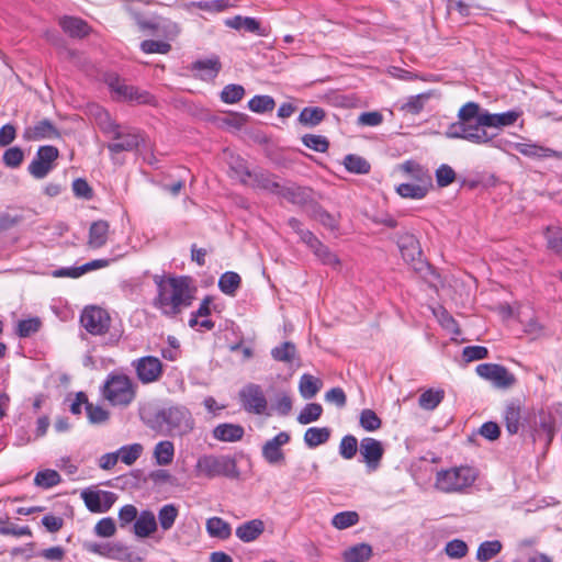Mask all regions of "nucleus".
<instances>
[{
	"label": "nucleus",
	"mask_w": 562,
	"mask_h": 562,
	"mask_svg": "<svg viewBox=\"0 0 562 562\" xmlns=\"http://www.w3.org/2000/svg\"><path fill=\"white\" fill-rule=\"evenodd\" d=\"M195 288L188 277H169L157 281L154 306L165 316L173 317L191 306Z\"/></svg>",
	"instance_id": "nucleus-1"
},
{
	"label": "nucleus",
	"mask_w": 562,
	"mask_h": 562,
	"mask_svg": "<svg viewBox=\"0 0 562 562\" xmlns=\"http://www.w3.org/2000/svg\"><path fill=\"white\" fill-rule=\"evenodd\" d=\"M143 422L153 430L171 437H183L195 428L191 411L182 404L162 407L154 414L142 413Z\"/></svg>",
	"instance_id": "nucleus-2"
},
{
	"label": "nucleus",
	"mask_w": 562,
	"mask_h": 562,
	"mask_svg": "<svg viewBox=\"0 0 562 562\" xmlns=\"http://www.w3.org/2000/svg\"><path fill=\"white\" fill-rule=\"evenodd\" d=\"M477 475L472 467H453L437 473L435 486L442 493H464L473 485Z\"/></svg>",
	"instance_id": "nucleus-3"
},
{
	"label": "nucleus",
	"mask_w": 562,
	"mask_h": 562,
	"mask_svg": "<svg viewBox=\"0 0 562 562\" xmlns=\"http://www.w3.org/2000/svg\"><path fill=\"white\" fill-rule=\"evenodd\" d=\"M135 385L125 374H111L103 387V397L113 406H128L135 398Z\"/></svg>",
	"instance_id": "nucleus-4"
},
{
	"label": "nucleus",
	"mask_w": 562,
	"mask_h": 562,
	"mask_svg": "<svg viewBox=\"0 0 562 562\" xmlns=\"http://www.w3.org/2000/svg\"><path fill=\"white\" fill-rule=\"evenodd\" d=\"M195 471L196 475L209 479L216 476L237 479L239 476L236 461L229 456L204 454L198 459Z\"/></svg>",
	"instance_id": "nucleus-5"
},
{
	"label": "nucleus",
	"mask_w": 562,
	"mask_h": 562,
	"mask_svg": "<svg viewBox=\"0 0 562 562\" xmlns=\"http://www.w3.org/2000/svg\"><path fill=\"white\" fill-rule=\"evenodd\" d=\"M448 138H462L474 144H486L494 135L486 131L482 123V116L476 121H457L450 124L446 131Z\"/></svg>",
	"instance_id": "nucleus-6"
},
{
	"label": "nucleus",
	"mask_w": 562,
	"mask_h": 562,
	"mask_svg": "<svg viewBox=\"0 0 562 562\" xmlns=\"http://www.w3.org/2000/svg\"><path fill=\"white\" fill-rule=\"evenodd\" d=\"M106 83L117 100L136 102L138 104H148L153 100L148 92L139 91L137 88L126 85L124 80L115 75H110Z\"/></svg>",
	"instance_id": "nucleus-7"
},
{
	"label": "nucleus",
	"mask_w": 562,
	"mask_h": 562,
	"mask_svg": "<svg viewBox=\"0 0 562 562\" xmlns=\"http://www.w3.org/2000/svg\"><path fill=\"white\" fill-rule=\"evenodd\" d=\"M243 408L251 414H266L268 402L260 385L250 383L239 391Z\"/></svg>",
	"instance_id": "nucleus-8"
},
{
	"label": "nucleus",
	"mask_w": 562,
	"mask_h": 562,
	"mask_svg": "<svg viewBox=\"0 0 562 562\" xmlns=\"http://www.w3.org/2000/svg\"><path fill=\"white\" fill-rule=\"evenodd\" d=\"M58 157V149L54 146H41L36 156L29 166V172L35 179L45 178L54 168V161Z\"/></svg>",
	"instance_id": "nucleus-9"
},
{
	"label": "nucleus",
	"mask_w": 562,
	"mask_h": 562,
	"mask_svg": "<svg viewBox=\"0 0 562 562\" xmlns=\"http://www.w3.org/2000/svg\"><path fill=\"white\" fill-rule=\"evenodd\" d=\"M476 373L499 389H507L515 384L516 378L505 367L495 363H482L476 367Z\"/></svg>",
	"instance_id": "nucleus-10"
},
{
	"label": "nucleus",
	"mask_w": 562,
	"mask_h": 562,
	"mask_svg": "<svg viewBox=\"0 0 562 562\" xmlns=\"http://www.w3.org/2000/svg\"><path fill=\"white\" fill-rule=\"evenodd\" d=\"M80 322L90 334L103 335L109 330L111 319L106 311L91 306L83 310Z\"/></svg>",
	"instance_id": "nucleus-11"
},
{
	"label": "nucleus",
	"mask_w": 562,
	"mask_h": 562,
	"mask_svg": "<svg viewBox=\"0 0 562 562\" xmlns=\"http://www.w3.org/2000/svg\"><path fill=\"white\" fill-rule=\"evenodd\" d=\"M402 257L406 262L412 265L417 272L429 269L427 263L422 260V250L418 240L413 235H405L398 241Z\"/></svg>",
	"instance_id": "nucleus-12"
},
{
	"label": "nucleus",
	"mask_w": 562,
	"mask_h": 562,
	"mask_svg": "<svg viewBox=\"0 0 562 562\" xmlns=\"http://www.w3.org/2000/svg\"><path fill=\"white\" fill-rule=\"evenodd\" d=\"M138 380L144 383H153L162 374L161 361L153 356L142 357L133 362Z\"/></svg>",
	"instance_id": "nucleus-13"
},
{
	"label": "nucleus",
	"mask_w": 562,
	"mask_h": 562,
	"mask_svg": "<svg viewBox=\"0 0 562 562\" xmlns=\"http://www.w3.org/2000/svg\"><path fill=\"white\" fill-rule=\"evenodd\" d=\"M119 134L117 136L113 135V140L108 144V149L112 154L137 149L144 142V138L138 132L127 127H121Z\"/></svg>",
	"instance_id": "nucleus-14"
},
{
	"label": "nucleus",
	"mask_w": 562,
	"mask_h": 562,
	"mask_svg": "<svg viewBox=\"0 0 562 562\" xmlns=\"http://www.w3.org/2000/svg\"><path fill=\"white\" fill-rule=\"evenodd\" d=\"M290 441V435L285 431L279 432L262 446V457L271 465H280L285 461L282 447Z\"/></svg>",
	"instance_id": "nucleus-15"
},
{
	"label": "nucleus",
	"mask_w": 562,
	"mask_h": 562,
	"mask_svg": "<svg viewBox=\"0 0 562 562\" xmlns=\"http://www.w3.org/2000/svg\"><path fill=\"white\" fill-rule=\"evenodd\" d=\"M360 454L369 471H375L384 454V448L381 441L366 437L360 441Z\"/></svg>",
	"instance_id": "nucleus-16"
},
{
	"label": "nucleus",
	"mask_w": 562,
	"mask_h": 562,
	"mask_svg": "<svg viewBox=\"0 0 562 562\" xmlns=\"http://www.w3.org/2000/svg\"><path fill=\"white\" fill-rule=\"evenodd\" d=\"M278 196L294 205H306L313 201V191L292 182L281 183Z\"/></svg>",
	"instance_id": "nucleus-17"
},
{
	"label": "nucleus",
	"mask_w": 562,
	"mask_h": 562,
	"mask_svg": "<svg viewBox=\"0 0 562 562\" xmlns=\"http://www.w3.org/2000/svg\"><path fill=\"white\" fill-rule=\"evenodd\" d=\"M419 183L406 182L396 188V192L405 199L420 200L426 196L432 188V177L430 173H420Z\"/></svg>",
	"instance_id": "nucleus-18"
},
{
	"label": "nucleus",
	"mask_w": 562,
	"mask_h": 562,
	"mask_svg": "<svg viewBox=\"0 0 562 562\" xmlns=\"http://www.w3.org/2000/svg\"><path fill=\"white\" fill-rule=\"evenodd\" d=\"M302 241L305 243L314 255L324 263L334 268L340 265L338 257L324 246L312 232H302Z\"/></svg>",
	"instance_id": "nucleus-19"
},
{
	"label": "nucleus",
	"mask_w": 562,
	"mask_h": 562,
	"mask_svg": "<svg viewBox=\"0 0 562 562\" xmlns=\"http://www.w3.org/2000/svg\"><path fill=\"white\" fill-rule=\"evenodd\" d=\"M241 173L249 178L248 186L262 189L278 195L281 183L277 181V177L261 171L250 172L247 167H243Z\"/></svg>",
	"instance_id": "nucleus-20"
},
{
	"label": "nucleus",
	"mask_w": 562,
	"mask_h": 562,
	"mask_svg": "<svg viewBox=\"0 0 562 562\" xmlns=\"http://www.w3.org/2000/svg\"><path fill=\"white\" fill-rule=\"evenodd\" d=\"M514 149L519 154L535 159H543L549 157L562 158V154L549 147L541 146L536 143H515Z\"/></svg>",
	"instance_id": "nucleus-21"
},
{
	"label": "nucleus",
	"mask_w": 562,
	"mask_h": 562,
	"mask_svg": "<svg viewBox=\"0 0 562 562\" xmlns=\"http://www.w3.org/2000/svg\"><path fill=\"white\" fill-rule=\"evenodd\" d=\"M110 265V260L108 259H95L90 262H87L80 267L74 268H60L53 271V277L55 278H79L86 272L105 268Z\"/></svg>",
	"instance_id": "nucleus-22"
},
{
	"label": "nucleus",
	"mask_w": 562,
	"mask_h": 562,
	"mask_svg": "<svg viewBox=\"0 0 562 562\" xmlns=\"http://www.w3.org/2000/svg\"><path fill=\"white\" fill-rule=\"evenodd\" d=\"M58 136L55 126L48 120H42L32 126H27L23 132L25 140H41L46 138H54Z\"/></svg>",
	"instance_id": "nucleus-23"
},
{
	"label": "nucleus",
	"mask_w": 562,
	"mask_h": 562,
	"mask_svg": "<svg viewBox=\"0 0 562 562\" xmlns=\"http://www.w3.org/2000/svg\"><path fill=\"white\" fill-rule=\"evenodd\" d=\"M134 533L138 538H148L158 529V522L151 510H142L138 518L134 522Z\"/></svg>",
	"instance_id": "nucleus-24"
},
{
	"label": "nucleus",
	"mask_w": 562,
	"mask_h": 562,
	"mask_svg": "<svg viewBox=\"0 0 562 562\" xmlns=\"http://www.w3.org/2000/svg\"><path fill=\"white\" fill-rule=\"evenodd\" d=\"M518 111H507L504 113H490L484 110L482 115V123L487 127L503 128L513 125L519 117Z\"/></svg>",
	"instance_id": "nucleus-25"
},
{
	"label": "nucleus",
	"mask_w": 562,
	"mask_h": 562,
	"mask_svg": "<svg viewBox=\"0 0 562 562\" xmlns=\"http://www.w3.org/2000/svg\"><path fill=\"white\" fill-rule=\"evenodd\" d=\"M221 63L217 57L209 59L196 60L192 64L191 69L195 72L194 76L201 80H213L221 70Z\"/></svg>",
	"instance_id": "nucleus-26"
},
{
	"label": "nucleus",
	"mask_w": 562,
	"mask_h": 562,
	"mask_svg": "<svg viewBox=\"0 0 562 562\" xmlns=\"http://www.w3.org/2000/svg\"><path fill=\"white\" fill-rule=\"evenodd\" d=\"M265 531V522L261 519H252L239 525L236 530V537L243 542H252L257 540Z\"/></svg>",
	"instance_id": "nucleus-27"
},
{
	"label": "nucleus",
	"mask_w": 562,
	"mask_h": 562,
	"mask_svg": "<svg viewBox=\"0 0 562 562\" xmlns=\"http://www.w3.org/2000/svg\"><path fill=\"white\" fill-rule=\"evenodd\" d=\"M504 423L509 435H516L520 428L521 404L519 401H510L505 405Z\"/></svg>",
	"instance_id": "nucleus-28"
},
{
	"label": "nucleus",
	"mask_w": 562,
	"mask_h": 562,
	"mask_svg": "<svg viewBox=\"0 0 562 562\" xmlns=\"http://www.w3.org/2000/svg\"><path fill=\"white\" fill-rule=\"evenodd\" d=\"M224 24L227 27L240 31L244 30L249 33L265 35L263 30L261 29V24L258 20L251 16H241L235 15L233 18H228L224 21Z\"/></svg>",
	"instance_id": "nucleus-29"
},
{
	"label": "nucleus",
	"mask_w": 562,
	"mask_h": 562,
	"mask_svg": "<svg viewBox=\"0 0 562 562\" xmlns=\"http://www.w3.org/2000/svg\"><path fill=\"white\" fill-rule=\"evenodd\" d=\"M110 225L106 221H97L90 225L88 245L93 249L103 247L109 237Z\"/></svg>",
	"instance_id": "nucleus-30"
},
{
	"label": "nucleus",
	"mask_w": 562,
	"mask_h": 562,
	"mask_svg": "<svg viewBox=\"0 0 562 562\" xmlns=\"http://www.w3.org/2000/svg\"><path fill=\"white\" fill-rule=\"evenodd\" d=\"M244 428L236 424H221L213 429V437L224 442H235L243 438Z\"/></svg>",
	"instance_id": "nucleus-31"
},
{
	"label": "nucleus",
	"mask_w": 562,
	"mask_h": 562,
	"mask_svg": "<svg viewBox=\"0 0 562 562\" xmlns=\"http://www.w3.org/2000/svg\"><path fill=\"white\" fill-rule=\"evenodd\" d=\"M271 357L278 362L292 367L299 360L296 346L291 341H284L271 349Z\"/></svg>",
	"instance_id": "nucleus-32"
},
{
	"label": "nucleus",
	"mask_w": 562,
	"mask_h": 562,
	"mask_svg": "<svg viewBox=\"0 0 562 562\" xmlns=\"http://www.w3.org/2000/svg\"><path fill=\"white\" fill-rule=\"evenodd\" d=\"M206 531L212 538L228 539L232 535L231 525L220 517H211L205 524Z\"/></svg>",
	"instance_id": "nucleus-33"
},
{
	"label": "nucleus",
	"mask_w": 562,
	"mask_h": 562,
	"mask_svg": "<svg viewBox=\"0 0 562 562\" xmlns=\"http://www.w3.org/2000/svg\"><path fill=\"white\" fill-rule=\"evenodd\" d=\"M323 382L321 379L312 374H303L300 379L299 391L303 398H313L322 389Z\"/></svg>",
	"instance_id": "nucleus-34"
},
{
	"label": "nucleus",
	"mask_w": 562,
	"mask_h": 562,
	"mask_svg": "<svg viewBox=\"0 0 562 562\" xmlns=\"http://www.w3.org/2000/svg\"><path fill=\"white\" fill-rule=\"evenodd\" d=\"M330 429L327 427H311L304 434V442L308 448H316L328 441Z\"/></svg>",
	"instance_id": "nucleus-35"
},
{
	"label": "nucleus",
	"mask_w": 562,
	"mask_h": 562,
	"mask_svg": "<svg viewBox=\"0 0 562 562\" xmlns=\"http://www.w3.org/2000/svg\"><path fill=\"white\" fill-rule=\"evenodd\" d=\"M63 30L72 37H83L89 33V26L78 18H64L60 21Z\"/></svg>",
	"instance_id": "nucleus-36"
},
{
	"label": "nucleus",
	"mask_w": 562,
	"mask_h": 562,
	"mask_svg": "<svg viewBox=\"0 0 562 562\" xmlns=\"http://www.w3.org/2000/svg\"><path fill=\"white\" fill-rule=\"evenodd\" d=\"M175 457V446L169 440L159 441L154 448V458L158 465H168Z\"/></svg>",
	"instance_id": "nucleus-37"
},
{
	"label": "nucleus",
	"mask_w": 562,
	"mask_h": 562,
	"mask_svg": "<svg viewBox=\"0 0 562 562\" xmlns=\"http://www.w3.org/2000/svg\"><path fill=\"white\" fill-rule=\"evenodd\" d=\"M94 119L95 123L99 125V127L103 131V133L110 135L111 137L113 135L117 136L120 135L119 132L122 126L117 125L110 114L104 111L101 108H97L94 112Z\"/></svg>",
	"instance_id": "nucleus-38"
},
{
	"label": "nucleus",
	"mask_w": 562,
	"mask_h": 562,
	"mask_svg": "<svg viewBox=\"0 0 562 562\" xmlns=\"http://www.w3.org/2000/svg\"><path fill=\"white\" fill-rule=\"evenodd\" d=\"M179 516V509L175 504H166L158 512L159 526L164 531H168L175 525Z\"/></svg>",
	"instance_id": "nucleus-39"
},
{
	"label": "nucleus",
	"mask_w": 562,
	"mask_h": 562,
	"mask_svg": "<svg viewBox=\"0 0 562 562\" xmlns=\"http://www.w3.org/2000/svg\"><path fill=\"white\" fill-rule=\"evenodd\" d=\"M372 555V548L367 543H359L344 552L345 562H366Z\"/></svg>",
	"instance_id": "nucleus-40"
},
{
	"label": "nucleus",
	"mask_w": 562,
	"mask_h": 562,
	"mask_svg": "<svg viewBox=\"0 0 562 562\" xmlns=\"http://www.w3.org/2000/svg\"><path fill=\"white\" fill-rule=\"evenodd\" d=\"M502 542L498 540L482 542L476 551V560L479 562H487L495 558L502 551Z\"/></svg>",
	"instance_id": "nucleus-41"
},
{
	"label": "nucleus",
	"mask_w": 562,
	"mask_h": 562,
	"mask_svg": "<svg viewBox=\"0 0 562 562\" xmlns=\"http://www.w3.org/2000/svg\"><path fill=\"white\" fill-rule=\"evenodd\" d=\"M443 397H445L443 390L429 389V390L425 391L424 393H422V395L419 396L418 403L423 409L432 411L441 403Z\"/></svg>",
	"instance_id": "nucleus-42"
},
{
	"label": "nucleus",
	"mask_w": 562,
	"mask_h": 562,
	"mask_svg": "<svg viewBox=\"0 0 562 562\" xmlns=\"http://www.w3.org/2000/svg\"><path fill=\"white\" fill-rule=\"evenodd\" d=\"M344 165L349 172L357 175H367L370 171V164L358 155H347Z\"/></svg>",
	"instance_id": "nucleus-43"
},
{
	"label": "nucleus",
	"mask_w": 562,
	"mask_h": 562,
	"mask_svg": "<svg viewBox=\"0 0 562 562\" xmlns=\"http://www.w3.org/2000/svg\"><path fill=\"white\" fill-rule=\"evenodd\" d=\"M240 281L238 273L228 271L221 276L218 286L223 293L234 295L240 285Z\"/></svg>",
	"instance_id": "nucleus-44"
},
{
	"label": "nucleus",
	"mask_w": 562,
	"mask_h": 562,
	"mask_svg": "<svg viewBox=\"0 0 562 562\" xmlns=\"http://www.w3.org/2000/svg\"><path fill=\"white\" fill-rule=\"evenodd\" d=\"M140 443L123 446L117 450L119 459L126 465H132L143 453Z\"/></svg>",
	"instance_id": "nucleus-45"
},
{
	"label": "nucleus",
	"mask_w": 562,
	"mask_h": 562,
	"mask_svg": "<svg viewBox=\"0 0 562 562\" xmlns=\"http://www.w3.org/2000/svg\"><path fill=\"white\" fill-rule=\"evenodd\" d=\"M359 515L357 512L347 510L336 514L331 519V525L339 530L347 529L357 525Z\"/></svg>",
	"instance_id": "nucleus-46"
},
{
	"label": "nucleus",
	"mask_w": 562,
	"mask_h": 562,
	"mask_svg": "<svg viewBox=\"0 0 562 562\" xmlns=\"http://www.w3.org/2000/svg\"><path fill=\"white\" fill-rule=\"evenodd\" d=\"M323 413V407L318 403H310L307 404L299 414L297 422L301 425H307L313 422H316L321 418Z\"/></svg>",
	"instance_id": "nucleus-47"
},
{
	"label": "nucleus",
	"mask_w": 562,
	"mask_h": 562,
	"mask_svg": "<svg viewBox=\"0 0 562 562\" xmlns=\"http://www.w3.org/2000/svg\"><path fill=\"white\" fill-rule=\"evenodd\" d=\"M325 117V112L321 108H305L299 116L300 123L305 126H315Z\"/></svg>",
	"instance_id": "nucleus-48"
},
{
	"label": "nucleus",
	"mask_w": 562,
	"mask_h": 562,
	"mask_svg": "<svg viewBox=\"0 0 562 562\" xmlns=\"http://www.w3.org/2000/svg\"><path fill=\"white\" fill-rule=\"evenodd\" d=\"M60 482V475L55 470H44L40 471L35 477L34 483L35 485L43 487V488H50L55 485H57Z\"/></svg>",
	"instance_id": "nucleus-49"
},
{
	"label": "nucleus",
	"mask_w": 562,
	"mask_h": 562,
	"mask_svg": "<svg viewBox=\"0 0 562 562\" xmlns=\"http://www.w3.org/2000/svg\"><path fill=\"white\" fill-rule=\"evenodd\" d=\"M198 8L200 10L209 11V12H223L228 8L233 7L229 0H210V1H198L191 2L188 4L189 8Z\"/></svg>",
	"instance_id": "nucleus-50"
},
{
	"label": "nucleus",
	"mask_w": 562,
	"mask_h": 562,
	"mask_svg": "<svg viewBox=\"0 0 562 562\" xmlns=\"http://www.w3.org/2000/svg\"><path fill=\"white\" fill-rule=\"evenodd\" d=\"M432 312L440 325L447 331L453 335H460V329L457 322L443 307L435 308Z\"/></svg>",
	"instance_id": "nucleus-51"
},
{
	"label": "nucleus",
	"mask_w": 562,
	"mask_h": 562,
	"mask_svg": "<svg viewBox=\"0 0 562 562\" xmlns=\"http://www.w3.org/2000/svg\"><path fill=\"white\" fill-rule=\"evenodd\" d=\"M276 102L270 95H255L248 102V108L256 113L270 112L274 109Z\"/></svg>",
	"instance_id": "nucleus-52"
},
{
	"label": "nucleus",
	"mask_w": 562,
	"mask_h": 562,
	"mask_svg": "<svg viewBox=\"0 0 562 562\" xmlns=\"http://www.w3.org/2000/svg\"><path fill=\"white\" fill-rule=\"evenodd\" d=\"M359 423L367 431H375L382 425L380 417L370 408H366L360 413Z\"/></svg>",
	"instance_id": "nucleus-53"
},
{
	"label": "nucleus",
	"mask_w": 562,
	"mask_h": 562,
	"mask_svg": "<svg viewBox=\"0 0 562 562\" xmlns=\"http://www.w3.org/2000/svg\"><path fill=\"white\" fill-rule=\"evenodd\" d=\"M245 89L240 85H227L221 92V99L224 103L233 104L243 99Z\"/></svg>",
	"instance_id": "nucleus-54"
},
{
	"label": "nucleus",
	"mask_w": 562,
	"mask_h": 562,
	"mask_svg": "<svg viewBox=\"0 0 562 562\" xmlns=\"http://www.w3.org/2000/svg\"><path fill=\"white\" fill-rule=\"evenodd\" d=\"M358 450V440L352 435H347L342 437L340 443H339V454L346 459L350 460L352 459Z\"/></svg>",
	"instance_id": "nucleus-55"
},
{
	"label": "nucleus",
	"mask_w": 562,
	"mask_h": 562,
	"mask_svg": "<svg viewBox=\"0 0 562 562\" xmlns=\"http://www.w3.org/2000/svg\"><path fill=\"white\" fill-rule=\"evenodd\" d=\"M483 115V111L475 102H468L460 108L458 112V121H476Z\"/></svg>",
	"instance_id": "nucleus-56"
},
{
	"label": "nucleus",
	"mask_w": 562,
	"mask_h": 562,
	"mask_svg": "<svg viewBox=\"0 0 562 562\" xmlns=\"http://www.w3.org/2000/svg\"><path fill=\"white\" fill-rule=\"evenodd\" d=\"M81 498L90 512L102 513L100 491L85 490L81 492Z\"/></svg>",
	"instance_id": "nucleus-57"
},
{
	"label": "nucleus",
	"mask_w": 562,
	"mask_h": 562,
	"mask_svg": "<svg viewBox=\"0 0 562 562\" xmlns=\"http://www.w3.org/2000/svg\"><path fill=\"white\" fill-rule=\"evenodd\" d=\"M108 558L122 562H131L133 560V553L122 543L111 542Z\"/></svg>",
	"instance_id": "nucleus-58"
},
{
	"label": "nucleus",
	"mask_w": 562,
	"mask_h": 562,
	"mask_svg": "<svg viewBox=\"0 0 562 562\" xmlns=\"http://www.w3.org/2000/svg\"><path fill=\"white\" fill-rule=\"evenodd\" d=\"M303 144L318 153H325L328 149L329 143L326 137L321 135L307 134L302 138Z\"/></svg>",
	"instance_id": "nucleus-59"
},
{
	"label": "nucleus",
	"mask_w": 562,
	"mask_h": 562,
	"mask_svg": "<svg viewBox=\"0 0 562 562\" xmlns=\"http://www.w3.org/2000/svg\"><path fill=\"white\" fill-rule=\"evenodd\" d=\"M445 551L451 559H461L467 555L469 548L463 540L454 539L446 544Z\"/></svg>",
	"instance_id": "nucleus-60"
},
{
	"label": "nucleus",
	"mask_w": 562,
	"mask_h": 562,
	"mask_svg": "<svg viewBox=\"0 0 562 562\" xmlns=\"http://www.w3.org/2000/svg\"><path fill=\"white\" fill-rule=\"evenodd\" d=\"M116 532V526L111 517L100 519L94 526V533L99 537L110 538Z\"/></svg>",
	"instance_id": "nucleus-61"
},
{
	"label": "nucleus",
	"mask_w": 562,
	"mask_h": 562,
	"mask_svg": "<svg viewBox=\"0 0 562 562\" xmlns=\"http://www.w3.org/2000/svg\"><path fill=\"white\" fill-rule=\"evenodd\" d=\"M41 327V321L37 317L20 321L18 323L16 333L20 337H29L32 334L38 331Z\"/></svg>",
	"instance_id": "nucleus-62"
},
{
	"label": "nucleus",
	"mask_w": 562,
	"mask_h": 562,
	"mask_svg": "<svg viewBox=\"0 0 562 562\" xmlns=\"http://www.w3.org/2000/svg\"><path fill=\"white\" fill-rule=\"evenodd\" d=\"M456 180L454 170L448 165H441L436 170V181L440 188L448 187Z\"/></svg>",
	"instance_id": "nucleus-63"
},
{
	"label": "nucleus",
	"mask_w": 562,
	"mask_h": 562,
	"mask_svg": "<svg viewBox=\"0 0 562 562\" xmlns=\"http://www.w3.org/2000/svg\"><path fill=\"white\" fill-rule=\"evenodd\" d=\"M546 237H547L548 246L550 249L554 250L555 252L562 251V228H560V227L548 228L547 233H546Z\"/></svg>",
	"instance_id": "nucleus-64"
}]
</instances>
